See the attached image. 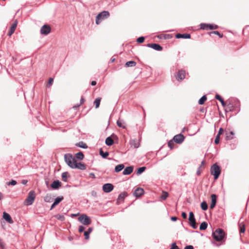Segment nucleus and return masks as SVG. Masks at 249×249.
Instances as JSON below:
<instances>
[{
    "mask_svg": "<svg viewBox=\"0 0 249 249\" xmlns=\"http://www.w3.org/2000/svg\"><path fill=\"white\" fill-rule=\"evenodd\" d=\"M221 173V169L216 163L213 164L211 168V173L214 176V178L216 179L218 178Z\"/></svg>",
    "mask_w": 249,
    "mask_h": 249,
    "instance_id": "2",
    "label": "nucleus"
},
{
    "mask_svg": "<svg viewBox=\"0 0 249 249\" xmlns=\"http://www.w3.org/2000/svg\"><path fill=\"white\" fill-rule=\"evenodd\" d=\"M3 218L5 219V220L9 224H13L14 223V221L13 220L10 215L7 213L5 212L3 213Z\"/></svg>",
    "mask_w": 249,
    "mask_h": 249,
    "instance_id": "14",
    "label": "nucleus"
},
{
    "mask_svg": "<svg viewBox=\"0 0 249 249\" xmlns=\"http://www.w3.org/2000/svg\"><path fill=\"white\" fill-rule=\"evenodd\" d=\"M105 142L107 145L111 146L113 144L114 141L110 137H108L106 138Z\"/></svg>",
    "mask_w": 249,
    "mask_h": 249,
    "instance_id": "25",
    "label": "nucleus"
},
{
    "mask_svg": "<svg viewBox=\"0 0 249 249\" xmlns=\"http://www.w3.org/2000/svg\"><path fill=\"white\" fill-rule=\"evenodd\" d=\"M109 13L108 11H104L97 15L96 18V23L99 24L101 21L108 17Z\"/></svg>",
    "mask_w": 249,
    "mask_h": 249,
    "instance_id": "4",
    "label": "nucleus"
},
{
    "mask_svg": "<svg viewBox=\"0 0 249 249\" xmlns=\"http://www.w3.org/2000/svg\"><path fill=\"white\" fill-rule=\"evenodd\" d=\"M205 163V161L204 160H202L201 161V165H200V166L199 167L201 168Z\"/></svg>",
    "mask_w": 249,
    "mask_h": 249,
    "instance_id": "62",
    "label": "nucleus"
},
{
    "mask_svg": "<svg viewBox=\"0 0 249 249\" xmlns=\"http://www.w3.org/2000/svg\"><path fill=\"white\" fill-rule=\"evenodd\" d=\"M240 233H243L245 231V225L243 223H239Z\"/></svg>",
    "mask_w": 249,
    "mask_h": 249,
    "instance_id": "27",
    "label": "nucleus"
},
{
    "mask_svg": "<svg viewBox=\"0 0 249 249\" xmlns=\"http://www.w3.org/2000/svg\"><path fill=\"white\" fill-rule=\"evenodd\" d=\"M211 198H212V200H211V203L210 204V208L211 209H213L215 206V205L216 203V198H217L216 195L215 194H212L211 195Z\"/></svg>",
    "mask_w": 249,
    "mask_h": 249,
    "instance_id": "17",
    "label": "nucleus"
},
{
    "mask_svg": "<svg viewBox=\"0 0 249 249\" xmlns=\"http://www.w3.org/2000/svg\"><path fill=\"white\" fill-rule=\"evenodd\" d=\"M5 243L4 241V240L0 238V249H4L5 248Z\"/></svg>",
    "mask_w": 249,
    "mask_h": 249,
    "instance_id": "40",
    "label": "nucleus"
},
{
    "mask_svg": "<svg viewBox=\"0 0 249 249\" xmlns=\"http://www.w3.org/2000/svg\"><path fill=\"white\" fill-rule=\"evenodd\" d=\"M225 233L223 230L221 229H217L212 233V236L216 241H221L225 237Z\"/></svg>",
    "mask_w": 249,
    "mask_h": 249,
    "instance_id": "1",
    "label": "nucleus"
},
{
    "mask_svg": "<svg viewBox=\"0 0 249 249\" xmlns=\"http://www.w3.org/2000/svg\"><path fill=\"white\" fill-rule=\"evenodd\" d=\"M28 181L27 180H26V179H23L22 181H21V183L22 184H24V185H26Z\"/></svg>",
    "mask_w": 249,
    "mask_h": 249,
    "instance_id": "59",
    "label": "nucleus"
},
{
    "mask_svg": "<svg viewBox=\"0 0 249 249\" xmlns=\"http://www.w3.org/2000/svg\"><path fill=\"white\" fill-rule=\"evenodd\" d=\"M137 141L136 139H134L130 141L131 146L136 148H138L139 146V144L137 142Z\"/></svg>",
    "mask_w": 249,
    "mask_h": 249,
    "instance_id": "33",
    "label": "nucleus"
},
{
    "mask_svg": "<svg viewBox=\"0 0 249 249\" xmlns=\"http://www.w3.org/2000/svg\"><path fill=\"white\" fill-rule=\"evenodd\" d=\"M63 198H64V197L62 196L57 197L54 199L53 203L54 204H55L56 205H57L63 199Z\"/></svg>",
    "mask_w": 249,
    "mask_h": 249,
    "instance_id": "34",
    "label": "nucleus"
},
{
    "mask_svg": "<svg viewBox=\"0 0 249 249\" xmlns=\"http://www.w3.org/2000/svg\"><path fill=\"white\" fill-rule=\"evenodd\" d=\"M61 185V182L58 180L53 181L51 185V187L53 189H58Z\"/></svg>",
    "mask_w": 249,
    "mask_h": 249,
    "instance_id": "18",
    "label": "nucleus"
},
{
    "mask_svg": "<svg viewBox=\"0 0 249 249\" xmlns=\"http://www.w3.org/2000/svg\"><path fill=\"white\" fill-rule=\"evenodd\" d=\"M144 190L140 187L137 188L134 191L133 195L136 197H139L141 196L144 194Z\"/></svg>",
    "mask_w": 249,
    "mask_h": 249,
    "instance_id": "15",
    "label": "nucleus"
},
{
    "mask_svg": "<svg viewBox=\"0 0 249 249\" xmlns=\"http://www.w3.org/2000/svg\"><path fill=\"white\" fill-rule=\"evenodd\" d=\"M177 217L176 216H172L171 217V220L173 221H176L177 220Z\"/></svg>",
    "mask_w": 249,
    "mask_h": 249,
    "instance_id": "58",
    "label": "nucleus"
},
{
    "mask_svg": "<svg viewBox=\"0 0 249 249\" xmlns=\"http://www.w3.org/2000/svg\"><path fill=\"white\" fill-rule=\"evenodd\" d=\"M114 188L113 185L111 183H106L103 186V190L105 193H108L111 192Z\"/></svg>",
    "mask_w": 249,
    "mask_h": 249,
    "instance_id": "11",
    "label": "nucleus"
},
{
    "mask_svg": "<svg viewBox=\"0 0 249 249\" xmlns=\"http://www.w3.org/2000/svg\"><path fill=\"white\" fill-rule=\"evenodd\" d=\"M79 221L85 225H89L91 223V220L89 216L85 214H81L78 217Z\"/></svg>",
    "mask_w": 249,
    "mask_h": 249,
    "instance_id": "5",
    "label": "nucleus"
},
{
    "mask_svg": "<svg viewBox=\"0 0 249 249\" xmlns=\"http://www.w3.org/2000/svg\"><path fill=\"white\" fill-rule=\"evenodd\" d=\"M208 227V224L206 222L204 221L202 222L199 226L200 230H205Z\"/></svg>",
    "mask_w": 249,
    "mask_h": 249,
    "instance_id": "30",
    "label": "nucleus"
},
{
    "mask_svg": "<svg viewBox=\"0 0 249 249\" xmlns=\"http://www.w3.org/2000/svg\"><path fill=\"white\" fill-rule=\"evenodd\" d=\"M17 183V181L15 180H11V181H9V182H7V184L8 185H12V186H14L15 185H16Z\"/></svg>",
    "mask_w": 249,
    "mask_h": 249,
    "instance_id": "45",
    "label": "nucleus"
},
{
    "mask_svg": "<svg viewBox=\"0 0 249 249\" xmlns=\"http://www.w3.org/2000/svg\"><path fill=\"white\" fill-rule=\"evenodd\" d=\"M200 29L208 30L209 27V24L207 23H201L200 24Z\"/></svg>",
    "mask_w": 249,
    "mask_h": 249,
    "instance_id": "36",
    "label": "nucleus"
},
{
    "mask_svg": "<svg viewBox=\"0 0 249 249\" xmlns=\"http://www.w3.org/2000/svg\"><path fill=\"white\" fill-rule=\"evenodd\" d=\"M175 37L176 38L189 39L191 38V35L189 34H177L176 35Z\"/></svg>",
    "mask_w": 249,
    "mask_h": 249,
    "instance_id": "20",
    "label": "nucleus"
},
{
    "mask_svg": "<svg viewBox=\"0 0 249 249\" xmlns=\"http://www.w3.org/2000/svg\"><path fill=\"white\" fill-rule=\"evenodd\" d=\"M215 98L216 99L218 100V101H219L221 102L222 106L223 107H226V103L224 102L223 99L220 96V95L217 94L215 95Z\"/></svg>",
    "mask_w": 249,
    "mask_h": 249,
    "instance_id": "22",
    "label": "nucleus"
},
{
    "mask_svg": "<svg viewBox=\"0 0 249 249\" xmlns=\"http://www.w3.org/2000/svg\"><path fill=\"white\" fill-rule=\"evenodd\" d=\"M76 145L84 149H86L88 147L87 145L83 142H79L78 143L76 144Z\"/></svg>",
    "mask_w": 249,
    "mask_h": 249,
    "instance_id": "31",
    "label": "nucleus"
},
{
    "mask_svg": "<svg viewBox=\"0 0 249 249\" xmlns=\"http://www.w3.org/2000/svg\"><path fill=\"white\" fill-rule=\"evenodd\" d=\"M117 124L119 127H122L123 128H125V126L122 124L121 121L120 120H118L117 121Z\"/></svg>",
    "mask_w": 249,
    "mask_h": 249,
    "instance_id": "49",
    "label": "nucleus"
},
{
    "mask_svg": "<svg viewBox=\"0 0 249 249\" xmlns=\"http://www.w3.org/2000/svg\"><path fill=\"white\" fill-rule=\"evenodd\" d=\"M220 136L218 135H216V138L214 140V143L216 144H217L219 142Z\"/></svg>",
    "mask_w": 249,
    "mask_h": 249,
    "instance_id": "51",
    "label": "nucleus"
},
{
    "mask_svg": "<svg viewBox=\"0 0 249 249\" xmlns=\"http://www.w3.org/2000/svg\"><path fill=\"white\" fill-rule=\"evenodd\" d=\"M188 220L189 221V225L194 229H196L197 228L195 215L192 212L189 213V216Z\"/></svg>",
    "mask_w": 249,
    "mask_h": 249,
    "instance_id": "7",
    "label": "nucleus"
},
{
    "mask_svg": "<svg viewBox=\"0 0 249 249\" xmlns=\"http://www.w3.org/2000/svg\"><path fill=\"white\" fill-rule=\"evenodd\" d=\"M207 100V97L205 95H203L199 100L198 104L199 105H203Z\"/></svg>",
    "mask_w": 249,
    "mask_h": 249,
    "instance_id": "37",
    "label": "nucleus"
},
{
    "mask_svg": "<svg viewBox=\"0 0 249 249\" xmlns=\"http://www.w3.org/2000/svg\"><path fill=\"white\" fill-rule=\"evenodd\" d=\"M101 101V98H97L95 100L94 103L95 104V107L98 108L100 104Z\"/></svg>",
    "mask_w": 249,
    "mask_h": 249,
    "instance_id": "39",
    "label": "nucleus"
},
{
    "mask_svg": "<svg viewBox=\"0 0 249 249\" xmlns=\"http://www.w3.org/2000/svg\"><path fill=\"white\" fill-rule=\"evenodd\" d=\"M56 218L60 221H64L65 220V217L63 215L57 214L55 216Z\"/></svg>",
    "mask_w": 249,
    "mask_h": 249,
    "instance_id": "42",
    "label": "nucleus"
},
{
    "mask_svg": "<svg viewBox=\"0 0 249 249\" xmlns=\"http://www.w3.org/2000/svg\"><path fill=\"white\" fill-rule=\"evenodd\" d=\"M144 40V37L140 36L137 39V42L139 43H142Z\"/></svg>",
    "mask_w": 249,
    "mask_h": 249,
    "instance_id": "47",
    "label": "nucleus"
},
{
    "mask_svg": "<svg viewBox=\"0 0 249 249\" xmlns=\"http://www.w3.org/2000/svg\"><path fill=\"white\" fill-rule=\"evenodd\" d=\"M125 196V193H121L119 196V198H124Z\"/></svg>",
    "mask_w": 249,
    "mask_h": 249,
    "instance_id": "57",
    "label": "nucleus"
},
{
    "mask_svg": "<svg viewBox=\"0 0 249 249\" xmlns=\"http://www.w3.org/2000/svg\"><path fill=\"white\" fill-rule=\"evenodd\" d=\"M184 139H185V137L182 134H179L175 135L173 137V140L176 143L180 144L183 142Z\"/></svg>",
    "mask_w": 249,
    "mask_h": 249,
    "instance_id": "10",
    "label": "nucleus"
},
{
    "mask_svg": "<svg viewBox=\"0 0 249 249\" xmlns=\"http://www.w3.org/2000/svg\"><path fill=\"white\" fill-rule=\"evenodd\" d=\"M214 34L217 35L219 36L220 37H222L223 36V35H221L220 33L218 31H212L210 33V34Z\"/></svg>",
    "mask_w": 249,
    "mask_h": 249,
    "instance_id": "50",
    "label": "nucleus"
},
{
    "mask_svg": "<svg viewBox=\"0 0 249 249\" xmlns=\"http://www.w3.org/2000/svg\"><path fill=\"white\" fill-rule=\"evenodd\" d=\"M174 140L173 141L170 140L168 142V145L171 149H173L174 147Z\"/></svg>",
    "mask_w": 249,
    "mask_h": 249,
    "instance_id": "44",
    "label": "nucleus"
},
{
    "mask_svg": "<svg viewBox=\"0 0 249 249\" xmlns=\"http://www.w3.org/2000/svg\"><path fill=\"white\" fill-rule=\"evenodd\" d=\"M124 167V165L123 164H120L117 165L115 167V172L118 173L122 171Z\"/></svg>",
    "mask_w": 249,
    "mask_h": 249,
    "instance_id": "23",
    "label": "nucleus"
},
{
    "mask_svg": "<svg viewBox=\"0 0 249 249\" xmlns=\"http://www.w3.org/2000/svg\"><path fill=\"white\" fill-rule=\"evenodd\" d=\"M52 199V197L50 195L47 194L44 198V200L45 202H51Z\"/></svg>",
    "mask_w": 249,
    "mask_h": 249,
    "instance_id": "41",
    "label": "nucleus"
},
{
    "mask_svg": "<svg viewBox=\"0 0 249 249\" xmlns=\"http://www.w3.org/2000/svg\"><path fill=\"white\" fill-rule=\"evenodd\" d=\"M136 65V62L134 61H129L128 62H126L125 66L126 67H134Z\"/></svg>",
    "mask_w": 249,
    "mask_h": 249,
    "instance_id": "28",
    "label": "nucleus"
},
{
    "mask_svg": "<svg viewBox=\"0 0 249 249\" xmlns=\"http://www.w3.org/2000/svg\"><path fill=\"white\" fill-rule=\"evenodd\" d=\"M185 72L183 70H179L178 71L177 75H176V79L178 81L182 80L185 78Z\"/></svg>",
    "mask_w": 249,
    "mask_h": 249,
    "instance_id": "13",
    "label": "nucleus"
},
{
    "mask_svg": "<svg viewBox=\"0 0 249 249\" xmlns=\"http://www.w3.org/2000/svg\"><path fill=\"white\" fill-rule=\"evenodd\" d=\"M84 101H85L83 97H82L80 99V105H81L82 104H83L84 103Z\"/></svg>",
    "mask_w": 249,
    "mask_h": 249,
    "instance_id": "61",
    "label": "nucleus"
},
{
    "mask_svg": "<svg viewBox=\"0 0 249 249\" xmlns=\"http://www.w3.org/2000/svg\"><path fill=\"white\" fill-rule=\"evenodd\" d=\"M56 205L55 204H54L53 203V204L52 205V206H51V208H50V210H52L54 208L55 206H56Z\"/></svg>",
    "mask_w": 249,
    "mask_h": 249,
    "instance_id": "63",
    "label": "nucleus"
},
{
    "mask_svg": "<svg viewBox=\"0 0 249 249\" xmlns=\"http://www.w3.org/2000/svg\"><path fill=\"white\" fill-rule=\"evenodd\" d=\"M133 166H130L126 167L123 172V174L124 175H130L133 171Z\"/></svg>",
    "mask_w": 249,
    "mask_h": 249,
    "instance_id": "19",
    "label": "nucleus"
},
{
    "mask_svg": "<svg viewBox=\"0 0 249 249\" xmlns=\"http://www.w3.org/2000/svg\"><path fill=\"white\" fill-rule=\"evenodd\" d=\"M71 168L72 169H78L81 170H85L86 169V166L85 164L81 162H77L76 160H75Z\"/></svg>",
    "mask_w": 249,
    "mask_h": 249,
    "instance_id": "9",
    "label": "nucleus"
},
{
    "mask_svg": "<svg viewBox=\"0 0 249 249\" xmlns=\"http://www.w3.org/2000/svg\"><path fill=\"white\" fill-rule=\"evenodd\" d=\"M92 230H93V228L89 227L88 229V231H84V235H85V239L86 240L89 239V234L92 231Z\"/></svg>",
    "mask_w": 249,
    "mask_h": 249,
    "instance_id": "24",
    "label": "nucleus"
},
{
    "mask_svg": "<svg viewBox=\"0 0 249 249\" xmlns=\"http://www.w3.org/2000/svg\"><path fill=\"white\" fill-rule=\"evenodd\" d=\"M218 28V26L217 25H213V24H209V29L210 30L216 29Z\"/></svg>",
    "mask_w": 249,
    "mask_h": 249,
    "instance_id": "46",
    "label": "nucleus"
},
{
    "mask_svg": "<svg viewBox=\"0 0 249 249\" xmlns=\"http://www.w3.org/2000/svg\"><path fill=\"white\" fill-rule=\"evenodd\" d=\"M99 154L102 156V157L104 159L107 158V157L109 155V153L108 152H104L102 149H100Z\"/></svg>",
    "mask_w": 249,
    "mask_h": 249,
    "instance_id": "29",
    "label": "nucleus"
},
{
    "mask_svg": "<svg viewBox=\"0 0 249 249\" xmlns=\"http://www.w3.org/2000/svg\"><path fill=\"white\" fill-rule=\"evenodd\" d=\"M75 157L76 159L81 160L83 159L84 156L82 152H79L75 154Z\"/></svg>",
    "mask_w": 249,
    "mask_h": 249,
    "instance_id": "26",
    "label": "nucleus"
},
{
    "mask_svg": "<svg viewBox=\"0 0 249 249\" xmlns=\"http://www.w3.org/2000/svg\"><path fill=\"white\" fill-rule=\"evenodd\" d=\"M201 208L204 211H206L207 210L208 205L206 201H203L201 203Z\"/></svg>",
    "mask_w": 249,
    "mask_h": 249,
    "instance_id": "38",
    "label": "nucleus"
},
{
    "mask_svg": "<svg viewBox=\"0 0 249 249\" xmlns=\"http://www.w3.org/2000/svg\"><path fill=\"white\" fill-rule=\"evenodd\" d=\"M18 24L17 20H15L13 23L11 27H10V30L8 32V35L11 36L15 32L16 28H17Z\"/></svg>",
    "mask_w": 249,
    "mask_h": 249,
    "instance_id": "16",
    "label": "nucleus"
},
{
    "mask_svg": "<svg viewBox=\"0 0 249 249\" xmlns=\"http://www.w3.org/2000/svg\"><path fill=\"white\" fill-rule=\"evenodd\" d=\"M200 168L199 167L198 168L197 170L196 171V174H197V176H199L200 175V174H201V172L200 171Z\"/></svg>",
    "mask_w": 249,
    "mask_h": 249,
    "instance_id": "60",
    "label": "nucleus"
},
{
    "mask_svg": "<svg viewBox=\"0 0 249 249\" xmlns=\"http://www.w3.org/2000/svg\"><path fill=\"white\" fill-rule=\"evenodd\" d=\"M223 132H224V129L221 127L219 129V131H218V134H217V135H218L220 136V135H221L223 133Z\"/></svg>",
    "mask_w": 249,
    "mask_h": 249,
    "instance_id": "53",
    "label": "nucleus"
},
{
    "mask_svg": "<svg viewBox=\"0 0 249 249\" xmlns=\"http://www.w3.org/2000/svg\"><path fill=\"white\" fill-rule=\"evenodd\" d=\"M146 46L149 48H151L158 51H160L162 50V47L159 44L149 43L147 44Z\"/></svg>",
    "mask_w": 249,
    "mask_h": 249,
    "instance_id": "12",
    "label": "nucleus"
},
{
    "mask_svg": "<svg viewBox=\"0 0 249 249\" xmlns=\"http://www.w3.org/2000/svg\"><path fill=\"white\" fill-rule=\"evenodd\" d=\"M68 173L67 172H63L62 174L61 177H62V179L64 182H67L68 181Z\"/></svg>",
    "mask_w": 249,
    "mask_h": 249,
    "instance_id": "35",
    "label": "nucleus"
},
{
    "mask_svg": "<svg viewBox=\"0 0 249 249\" xmlns=\"http://www.w3.org/2000/svg\"><path fill=\"white\" fill-rule=\"evenodd\" d=\"M226 140H232L233 138V135H234V133L233 131H231L230 132H226Z\"/></svg>",
    "mask_w": 249,
    "mask_h": 249,
    "instance_id": "21",
    "label": "nucleus"
},
{
    "mask_svg": "<svg viewBox=\"0 0 249 249\" xmlns=\"http://www.w3.org/2000/svg\"><path fill=\"white\" fill-rule=\"evenodd\" d=\"M194 247L192 245L186 246L184 249H193Z\"/></svg>",
    "mask_w": 249,
    "mask_h": 249,
    "instance_id": "55",
    "label": "nucleus"
},
{
    "mask_svg": "<svg viewBox=\"0 0 249 249\" xmlns=\"http://www.w3.org/2000/svg\"><path fill=\"white\" fill-rule=\"evenodd\" d=\"M64 159L65 162L71 168L76 160L75 158L73 157L71 154H66L64 155Z\"/></svg>",
    "mask_w": 249,
    "mask_h": 249,
    "instance_id": "6",
    "label": "nucleus"
},
{
    "mask_svg": "<svg viewBox=\"0 0 249 249\" xmlns=\"http://www.w3.org/2000/svg\"><path fill=\"white\" fill-rule=\"evenodd\" d=\"M53 81V78H50L49 81H48V85H51Z\"/></svg>",
    "mask_w": 249,
    "mask_h": 249,
    "instance_id": "54",
    "label": "nucleus"
},
{
    "mask_svg": "<svg viewBox=\"0 0 249 249\" xmlns=\"http://www.w3.org/2000/svg\"><path fill=\"white\" fill-rule=\"evenodd\" d=\"M168 196V193L167 192H163V194L161 196V198L163 200H165Z\"/></svg>",
    "mask_w": 249,
    "mask_h": 249,
    "instance_id": "48",
    "label": "nucleus"
},
{
    "mask_svg": "<svg viewBox=\"0 0 249 249\" xmlns=\"http://www.w3.org/2000/svg\"><path fill=\"white\" fill-rule=\"evenodd\" d=\"M145 170H146V167L145 166H142V167H140L137 169L136 174L137 175H140Z\"/></svg>",
    "mask_w": 249,
    "mask_h": 249,
    "instance_id": "32",
    "label": "nucleus"
},
{
    "mask_svg": "<svg viewBox=\"0 0 249 249\" xmlns=\"http://www.w3.org/2000/svg\"><path fill=\"white\" fill-rule=\"evenodd\" d=\"M226 109H228L229 111H231L233 108V106L230 103L227 105H226Z\"/></svg>",
    "mask_w": 249,
    "mask_h": 249,
    "instance_id": "43",
    "label": "nucleus"
},
{
    "mask_svg": "<svg viewBox=\"0 0 249 249\" xmlns=\"http://www.w3.org/2000/svg\"><path fill=\"white\" fill-rule=\"evenodd\" d=\"M51 31L50 26L48 24H45L42 26L40 29V33L41 35H47Z\"/></svg>",
    "mask_w": 249,
    "mask_h": 249,
    "instance_id": "8",
    "label": "nucleus"
},
{
    "mask_svg": "<svg viewBox=\"0 0 249 249\" xmlns=\"http://www.w3.org/2000/svg\"><path fill=\"white\" fill-rule=\"evenodd\" d=\"M181 216L184 219H186L187 218V214L185 212H182L181 213Z\"/></svg>",
    "mask_w": 249,
    "mask_h": 249,
    "instance_id": "56",
    "label": "nucleus"
},
{
    "mask_svg": "<svg viewBox=\"0 0 249 249\" xmlns=\"http://www.w3.org/2000/svg\"><path fill=\"white\" fill-rule=\"evenodd\" d=\"M85 227L83 226H80L78 228V231L80 232L84 231Z\"/></svg>",
    "mask_w": 249,
    "mask_h": 249,
    "instance_id": "52",
    "label": "nucleus"
},
{
    "mask_svg": "<svg viewBox=\"0 0 249 249\" xmlns=\"http://www.w3.org/2000/svg\"><path fill=\"white\" fill-rule=\"evenodd\" d=\"M36 198V194L35 191H31L29 192L28 196L24 201L26 205H31Z\"/></svg>",
    "mask_w": 249,
    "mask_h": 249,
    "instance_id": "3",
    "label": "nucleus"
},
{
    "mask_svg": "<svg viewBox=\"0 0 249 249\" xmlns=\"http://www.w3.org/2000/svg\"><path fill=\"white\" fill-rule=\"evenodd\" d=\"M96 84V82L95 81H92L91 82V85L92 86H95V85Z\"/></svg>",
    "mask_w": 249,
    "mask_h": 249,
    "instance_id": "64",
    "label": "nucleus"
}]
</instances>
